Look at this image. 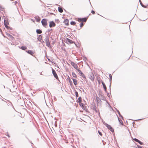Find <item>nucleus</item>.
<instances>
[{
  "mask_svg": "<svg viewBox=\"0 0 148 148\" xmlns=\"http://www.w3.org/2000/svg\"><path fill=\"white\" fill-rule=\"evenodd\" d=\"M64 23L66 25H69V20L68 19H66L64 21Z\"/></svg>",
  "mask_w": 148,
  "mask_h": 148,
  "instance_id": "nucleus-13",
  "label": "nucleus"
},
{
  "mask_svg": "<svg viewBox=\"0 0 148 148\" xmlns=\"http://www.w3.org/2000/svg\"><path fill=\"white\" fill-rule=\"evenodd\" d=\"M118 121L119 122V123L120 124H121V125H123V123L122 121L118 117Z\"/></svg>",
  "mask_w": 148,
  "mask_h": 148,
  "instance_id": "nucleus-24",
  "label": "nucleus"
},
{
  "mask_svg": "<svg viewBox=\"0 0 148 148\" xmlns=\"http://www.w3.org/2000/svg\"><path fill=\"white\" fill-rule=\"evenodd\" d=\"M70 24L71 25H74L76 24V23L74 21H71L70 23Z\"/></svg>",
  "mask_w": 148,
  "mask_h": 148,
  "instance_id": "nucleus-27",
  "label": "nucleus"
},
{
  "mask_svg": "<svg viewBox=\"0 0 148 148\" xmlns=\"http://www.w3.org/2000/svg\"><path fill=\"white\" fill-rule=\"evenodd\" d=\"M104 124L106 125V126L112 132H114V129L112 128L111 126L108 124L105 123Z\"/></svg>",
  "mask_w": 148,
  "mask_h": 148,
  "instance_id": "nucleus-3",
  "label": "nucleus"
},
{
  "mask_svg": "<svg viewBox=\"0 0 148 148\" xmlns=\"http://www.w3.org/2000/svg\"><path fill=\"white\" fill-rule=\"evenodd\" d=\"M44 40L46 42V45L48 47H50V43L49 42V37H48L47 35H46Z\"/></svg>",
  "mask_w": 148,
  "mask_h": 148,
  "instance_id": "nucleus-1",
  "label": "nucleus"
},
{
  "mask_svg": "<svg viewBox=\"0 0 148 148\" xmlns=\"http://www.w3.org/2000/svg\"><path fill=\"white\" fill-rule=\"evenodd\" d=\"M14 3H15V4H16V3H17V1H15Z\"/></svg>",
  "mask_w": 148,
  "mask_h": 148,
  "instance_id": "nucleus-46",
  "label": "nucleus"
},
{
  "mask_svg": "<svg viewBox=\"0 0 148 148\" xmlns=\"http://www.w3.org/2000/svg\"><path fill=\"white\" fill-rule=\"evenodd\" d=\"M72 75L73 77H75V78H77V76L75 73L74 72H73L72 73Z\"/></svg>",
  "mask_w": 148,
  "mask_h": 148,
  "instance_id": "nucleus-26",
  "label": "nucleus"
},
{
  "mask_svg": "<svg viewBox=\"0 0 148 148\" xmlns=\"http://www.w3.org/2000/svg\"><path fill=\"white\" fill-rule=\"evenodd\" d=\"M41 23L44 27H46L47 24V20L45 18L43 19L41 21Z\"/></svg>",
  "mask_w": 148,
  "mask_h": 148,
  "instance_id": "nucleus-2",
  "label": "nucleus"
},
{
  "mask_svg": "<svg viewBox=\"0 0 148 148\" xmlns=\"http://www.w3.org/2000/svg\"><path fill=\"white\" fill-rule=\"evenodd\" d=\"M96 99L97 103H100L101 102V100L98 97H96Z\"/></svg>",
  "mask_w": 148,
  "mask_h": 148,
  "instance_id": "nucleus-20",
  "label": "nucleus"
},
{
  "mask_svg": "<svg viewBox=\"0 0 148 148\" xmlns=\"http://www.w3.org/2000/svg\"><path fill=\"white\" fill-rule=\"evenodd\" d=\"M68 79L69 80H71V79L69 76H68Z\"/></svg>",
  "mask_w": 148,
  "mask_h": 148,
  "instance_id": "nucleus-45",
  "label": "nucleus"
},
{
  "mask_svg": "<svg viewBox=\"0 0 148 148\" xmlns=\"http://www.w3.org/2000/svg\"><path fill=\"white\" fill-rule=\"evenodd\" d=\"M1 99L2 101H5L3 99ZM5 102H6L5 101Z\"/></svg>",
  "mask_w": 148,
  "mask_h": 148,
  "instance_id": "nucleus-49",
  "label": "nucleus"
},
{
  "mask_svg": "<svg viewBox=\"0 0 148 148\" xmlns=\"http://www.w3.org/2000/svg\"><path fill=\"white\" fill-rule=\"evenodd\" d=\"M116 111L118 112V113L119 114H120V113L119 111L118 110H117Z\"/></svg>",
  "mask_w": 148,
  "mask_h": 148,
  "instance_id": "nucleus-42",
  "label": "nucleus"
},
{
  "mask_svg": "<svg viewBox=\"0 0 148 148\" xmlns=\"http://www.w3.org/2000/svg\"><path fill=\"white\" fill-rule=\"evenodd\" d=\"M98 82L99 83V84H100V81L99 80H98Z\"/></svg>",
  "mask_w": 148,
  "mask_h": 148,
  "instance_id": "nucleus-48",
  "label": "nucleus"
},
{
  "mask_svg": "<svg viewBox=\"0 0 148 148\" xmlns=\"http://www.w3.org/2000/svg\"><path fill=\"white\" fill-rule=\"evenodd\" d=\"M26 51L27 53H28L29 54H31V55H32L34 54V53L32 51L29 50H27Z\"/></svg>",
  "mask_w": 148,
  "mask_h": 148,
  "instance_id": "nucleus-15",
  "label": "nucleus"
},
{
  "mask_svg": "<svg viewBox=\"0 0 148 148\" xmlns=\"http://www.w3.org/2000/svg\"><path fill=\"white\" fill-rule=\"evenodd\" d=\"M91 13H92V14H95V12L94 10H92L91 11Z\"/></svg>",
  "mask_w": 148,
  "mask_h": 148,
  "instance_id": "nucleus-41",
  "label": "nucleus"
},
{
  "mask_svg": "<svg viewBox=\"0 0 148 148\" xmlns=\"http://www.w3.org/2000/svg\"><path fill=\"white\" fill-rule=\"evenodd\" d=\"M6 28L7 29H10V30H12V29L9 26H8V25H6V26H5Z\"/></svg>",
  "mask_w": 148,
  "mask_h": 148,
  "instance_id": "nucleus-31",
  "label": "nucleus"
},
{
  "mask_svg": "<svg viewBox=\"0 0 148 148\" xmlns=\"http://www.w3.org/2000/svg\"><path fill=\"white\" fill-rule=\"evenodd\" d=\"M142 119H137L136 120H135V121H139L140 120H142Z\"/></svg>",
  "mask_w": 148,
  "mask_h": 148,
  "instance_id": "nucleus-43",
  "label": "nucleus"
},
{
  "mask_svg": "<svg viewBox=\"0 0 148 148\" xmlns=\"http://www.w3.org/2000/svg\"><path fill=\"white\" fill-rule=\"evenodd\" d=\"M51 14H53V13H51Z\"/></svg>",
  "mask_w": 148,
  "mask_h": 148,
  "instance_id": "nucleus-53",
  "label": "nucleus"
},
{
  "mask_svg": "<svg viewBox=\"0 0 148 148\" xmlns=\"http://www.w3.org/2000/svg\"><path fill=\"white\" fill-rule=\"evenodd\" d=\"M8 106H9V105H10V103H8Z\"/></svg>",
  "mask_w": 148,
  "mask_h": 148,
  "instance_id": "nucleus-51",
  "label": "nucleus"
},
{
  "mask_svg": "<svg viewBox=\"0 0 148 148\" xmlns=\"http://www.w3.org/2000/svg\"><path fill=\"white\" fill-rule=\"evenodd\" d=\"M35 18L37 22H39L40 21V19L39 16H36Z\"/></svg>",
  "mask_w": 148,
  "mask_h": 148,
  "instance_id": "nucleus-17",
  "label": "nucleus"
},
{
  "mask_svg": "<svg viewBox=\"0 0 148 148\" xmlns=\"http://www.w3.org/2000/svg\"><path fill=\"white\" fill-rule=\"evenodd\" d=\"M21 49L23 50H25L26 49V47L25 46H21Z\"/></svg>",
  "mask_w": 148,
  "mask_h": 148,
  "instance_id": "nucleus-33",
  "label": "nucleus"
},
{
  "mask_svg": "<svg viewBox=\"0 0 148 148\" xmlns=\"http://www.w3.org/2000/svg\"><path fill=\"white\" fill-rule=\"evenodd\" d=\"M42 31L40 29H38L36 30V32L37 34H41L42 33Z\"/></svg>",
  "mask_w": 148,
  "mask_h": 148,
  "instance_id": "nucleus-16",
  "label": "nucleus"
},
{
  "mask_svg": "<svg viewBox=\"0 0 148 148\" xmlns=\"http://www.w3.org/2000/svg\"><path fill=\"white\" fill-rule=\"evenodd\" d=\"M37 39L38 40H39L40 42H41V40H42V36L41 35H40L39 36Z\"/></svg>",
  "mask_w": 148,
  "mask_h": 148,
  "instance_id": "nucleus-21",
  "label": "nucleus"
},
{
  "mask_svg": "<svg viewBox=\"0 0 148 148\" xmlns=\"http://www.w3.org/2000/svg\"><path fill=\"white\" fill-rule=\"evenodd\" d=\"M98 132L99 135H100L101 136H102V133L101 132H100L99 131H98Z\"/></svg>",
  "mask_w": 148,
  "mask_h": 148,
  "instance_id": "nucleus-36",
  "label": "nucleus"
},
{
  "mask_svg": "<svg viewBox=\"0 0 148 148\" xmlns=\"http://www.w3.org/2000/svg\"><path fill=\"white\" fill-rule=\"evenodd\" d=\"M55 22L57 23H59L60 22V21L58 19H55Z\"/></svg>",
  "mask_w": 148,
  "mask_h": 148,
  "instance_id": "nucleus-37",
  "label": "nucleus"
},
{
  "mask_svg": "<svg viewBox=\"0 0 148 148\" xmlns=\"http://www.w3.org/2000/svg\"><path fill=\"white\" fill-rule=\"evenodd\" d=\"M101 83L102 84V85H103V88L105 90V91L106 92L107 91V88H106V85L105 84V83H104L103 82V81H102L101 82Z\"/></svg>",
  "mask_w": 148,
  "mask_h": 148,
  "instance_id": "nucleus-11",
  "label": "nucleus"
},
{
  "mask_svg": "<svg viewBox=\"0 0 148 148\" xmlns=\"http://www.w3.org/2000/svg\"><path fill=\"white\" fill-rule=\"evenodd\" d=\"M109 76L110 79V85H109V88L110 90H110H111V84H112V75L111 74H109Z\"/></svg>",
  "mask_w": 148,
  "mask_h": 148,
  "instance_id": "nucleus-9",
  "label": "nucleus"
},
{
  "mask_svg": "<svg viewBox=\"0 0 148 148\" xmlns=\"http://www.w3.org/2000/svg\"><path fill=\"white\" fill-rule=\"evenodd\" d=\"M87 20V18L86 17H84L83 18H78L77 19V21L79 22H81L82 23L84 22H86Z\"/></svg>",
  "mask_w": 148,
  "mask_h": 148,
  "instance_id": "nucleus-4",
  "label": "nucleus"
},
{
  "mask_svg": "<svg viewBox=\"0 0 148 148\" xmlns=\"http://www.w3.org/2000/svg\"><path fill=\"white\" fill-rule=\"evenodd\" d=\"M7 36L10 38H13L12 36L10 34H7Z\"/></svg>",
  "mask_w": 148,
  "mask_h": 148,
  "instance_id": "nucleus-34",
  "label": "nucleus"
},
{
  "mask_svg": "<svg viewBox=\"0 0 148 148\" xmlns=\"http://www.w3.org/2000/svg\"><path fill=\"white\" fill-rule=\"evenodd\" d=\"M58 10L59 12L60 13H62L63 12V10L62 8L60 7V6L58 7Z\"/></svg>",
  "mask_w": 148,
  "mask_h": 148,
  "instance_id": "nucleus-18",
  "label": "nucleus"
},
{
  "mask_svg": "<svg viewBox=\"0 0 148 148\" xmlns=\"http://www.w3.org/2000/svg\"><path fill=\"white\" fill-rule=\"evenodd\" d=\"M7 101H8V102H10L11 103V104H12L11 102L10 101L8 100Z\"/></svg>",
  "mask_w": 148,
  "mask_h": 148,
  "instance_id": "nucleus-47",
  "label": "nucleus"
},
{
  "mask_svg": "<svg viewBox=\"0 0 148 148\" xmlns=\"http://www.w3.org/2000/svg\"><path fill=\"white\" fill-rule=\"evenodd\" d=\"M119 116L120 117H121L123 119V116L121 115V114H119Z\"/></svg>",
  "mask_w": 148,
  "mask_h": 148,
  "instance_id": "nucleus-40",
  "label": "nucleus"
},
{
  "mask_svg": "<svg viewBox=\"0 0 148 148\" xmlns=\"http://www.w3.org/2000/svg\"><path fill=\"white\" fill-rule=\"evenodd\" d=\"M134 123H135V122H133V124H134Z\"/></svg>",
  "mask_w": 148,
  "mask_h": 148,
  "instance_id": "nucleus-52",
  "label": "nucleus"
},
{
  "mask_svg": "<svg viewBox=\"0 0 148 148\" xmlns=\"http://www.w3.org/2000/svg\"><path fill=\"white\" fill-rule=\"evenodd\" d=\"M84 23H80L79 25L81 28L84 26Z\"/></svg>",
  "mask_w": 148,
  "mask_h": 148,
  "instance_id": "nucleus-35",
  "label": "nucleus"
},
{
  "mask_svg": "<svg viewBox=\"0 0 148 148\" xmlns=\"http://www.w3.org/2000/svg\"><path fill=\"white\" fill-rule=\"evenodd\" d=\"M77 70L78 71L79 73L80 74L81 76H82L84 78H86V77L85 75L83 73L82 71L79 69H77Z\"/></svg>",
  "mask_w": 148,
  "mask_h": 148,
  "instance_id": "nucleus-7",
  "label": "nucleus"
},
{
  "mask_svg": "<svg viewBox=\"0 0 148 148\" xmlns=\"http://www.w3.org/2000/svg\"><path fill=\"white\" fill-rule=\"evenodd\" d=\"M75 95L77 97L79 96L78 92L77 91H76L75 90Z\"/></svg>",
  "mask_w": 148,
  "mask_h": 148,
  "instance_id": "nucleus-30",
  "label": "nucleus"
},
{
  "mask_svg": "<svg viewBox=\"0 0 148 148\" xmlns=\"http://www.w3.org/2000/svg\"><path fill=\"white\" fill-rule=\"evenodd\" d=\"M139 2L141 5V6L143 7V8H147V6H145V5H144L142 3L141 1H140V0H139Z\"/></svg>",
  "mask_w": 148,
  "mask_h": 148,
  "instance_id": "nucleus-22",
  "label": "nucleus"
},
{
  "mask_svg": "<svg viewBox=\"0 0 148 148\" xmlns=\"http://www.w3.org/2000/svg\"><path fill=\"white\" fill-rule=\"evenodd\" d=\"M107 101V103L110 106V104H109V103L107 102V101Z\"/></svg>",
  "mask_w": 148,
  "mask_h": 148,
  "instance_id": "nucleus-50",
  "label": "nucleus"
},
{
  "mask_svg": "<svg viewBox=\"0 0 148 148\" xmlns=\"http://www.w3.org/2000/svg\"><path fill=\"white\" fill-rule=\"evenodd\" d=\"M52 29H47V32H50L51 31H52Z\"/></svg>",
  "mask_w": 148,
  "mask_h": 148,
  "instance_id": "nucleus-38",
  "label": "nucleus"
},
{
  "mask_svg": "<svg viewBox=\"0 0 148 148\" xmlns=\"http://www.w3.org/2000/svg\"><path fill=\"white\" fill-rule=\"evenodd\" d=\"M72 80H73V82L74 84L75 85L77 84V81L76 79H75L73 78Z\"/></svg>",
  "mask_w": 148,
  "mask_h": 148,
  "instance_id": "nucleus-19",
  "label": "nucleus"
},
{
  "mask_svg": "<svg viewBox=\"0 0 148 148\" xmlns=\"http://www.w3.org/2000/svg\"><path fill=\"white\" fill-rule=\"evenodd\" d=\"M99 97H101V99L103 100H106V99L105 97L103 96L102 95L100 94V92L99 94Z\"/></svg>",
  "mask_w": 148,
  "mask_h": 148,
  "instance_id": "nucleus-12",
  "label": "nucleus"
},
{
  "mask_svg": "<svg viewBox=\"0 0 148 148\" xmlns=\"http://www.w3.org/2000/svg\"><path fill=\"white\" fill-rule=\"evenodd\" d=\"M134 140L135 141L139 143L140 145H142L143 144L142 142H141L137 138H135L134 139Z\"/></svg>",
  "mask_w": 148,
  "mask_h": 148,
  "instance_id": "nucleus-10",
  "label": "nucleus"
},
{
  "mask_svg": "<svg viewBox=\"0 0 148 148\" xmlns=\"http://www.w3.org/2000/svg\"><path fill=\"white\" fill-rule=\"evenodd\" d=\"M79 105L81 107L83 108V107H84V104L83 103H82V102H80L79 103Z\"/></svg>",
  "mask_w": 148,
  "mask_h": 148,
  "instance_id": "nucleus-28",
  "label": "nucleus"
},
{
  "mask_svg": "<svg viewBox=\"0 0 148 148\" xmlns=\"http://www.w3.org/2000/svg\"><path fill=\"white\" fill-rule=\"evenodd\" d=\"M71 65L77 70L78 69V66L77 64L73 62H71Z\"/></svg>",
  "mask_w": 148,
  "mask_h": 148,
  "instance_id": "nucleus-8",
  "label": "nucleus"
},
{
  "mask_svg": "<svg viewBox=\"0 0 148 148\" xmlns=\"http://www.w3.org/2000/svg\"><path fill=\"white\" fill-rule=\"evenodd\" d=\"M96 106H94L93 107V109L96 112H97V110L96 109Z\"/></svg>",
  "mask_w": 148,
  "mask_h": 148,
  "instance_id": "nucleus-32",
  "label": "nucleus"
},
{
  "mask_svg": "<svg viewBox=\"0 0 148 148\" xmlns=\"http://www.w3.org/2000/svg\"><path fill=\"white\" fill-rule=\"evenodd\" d=\"M9 23L5 20H4V25L5 26L6 25H9Z\"/></svg>",
  "mask_w": 148,
  "mask_h": 148,
  "instance_id": "nucleus-25",
  "label": "nucleus"
},
{
  "mask_svg": "<svg viewBox=\"0 0 148 148\" xmlns=\"http://www.w3.org/2000/svg\"><path fill=\"white\" fill-rule=\"evenodd\" d=\"M69 83L70 84V85H72V81L71 80H69Z\"/></svg>",
  "mask_w": 148,
  "mask_h": 148,
  "instance_id": "nucleus-39",
  "label": "nucleus"
},
{
  "mask_svg": "<svg viewBox=\"0 0 148 148\" xmlns=\"http://www.w3.org/2000/svg\"><path fill=\"white\" fill-rule=\"evenodd\" d=\"M66 41L70 44H73L74 42L68 38H66Z\"/></svg>",
  "mask_w": 148,
  "mask_h": 148,
  "instance_id": "nucleus-14",
  "label": "nucleus"
},
{
  "mask_svg": "<svg viewBox=\"0 0 148 148\" xmlns=\"http://www.w3.org/2000/svg\"><path fill=\"white\" fill-rule=\"evenodd\" d=\"M107 95H108V97H110V95L108 93L107 94Z\"/></svg>",
  "mask_w": 148,
  "mask_h": 148,
  "instance_id": "nucleus-44",
  "label": "nucleus"
},
{
  "mask_svg": "<svg viewBox=\"0 0 148 148\" xmlns=\"http://www.w3.org/2000/svg\"><path fill=\"white\" fill-rule=\"evenodd\" d=\"M93 75L92 74V75H91L90 77V79L92 81H93L94 80V77H93Z\"/></svg>",
  "mask_w": 148,
  "mask_h": 148,
  "instance_id": "nucleus-29",
  "label": "nucleus"
},
{
  "mask_svg": "<svg viewBox=\"0 0 148 148\" xmlns=\"http://www.w3.org/2000/svg\"><path fill=\"white\" fill-rule=\"evenodd\" d=\"M52 73L54 77L57 79H58V77L57 75V74L56 73V72L52 68Z\"/></svg>",
  "mask_w": 148,
  "mask_h": 148,
  "instance_id": "nucleus-5",
  "label": "nucleus"
},
{
  "mask_svg": "<svg viewBox=\"0 0 148 148\" xmlns=\"http://www.w3.org/2000/svg\"><path fill=\"white\" fill-rule=\"evenodd\" d=\"M82 99L81 97H79L78 99L77 100V101L78 103H79L80 102H82Z\"/></svg>",
  "mask_w": 148,
  "mask_h": 148,
  "instance_id": "nucleus-23",
  "label": "nucleus"
},
{
  "mask_svg": "<svg viewBox=\"0 0 148 148\" xmlns=\"http://www.w3.org/2000/svg\"><path fill=\"white\" fill-rule=\"evenodd\" d=\"M56 25L53 21H52L50 22L49 26L50 27H52L55 26Z\"/></svg>",
  "mask_w": 148,
  "mask_h": 148,
  "instance_id": "nucleus-6",
  "label": "nucleus"
}]
</instances>
